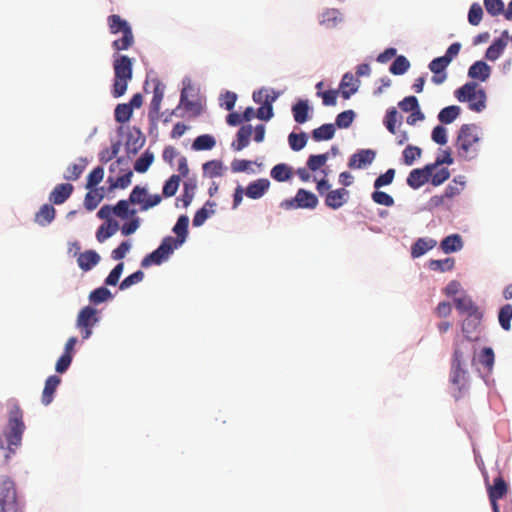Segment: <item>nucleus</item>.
<instances>
[{"mask_svg":"<svg viewBox=\"0 0 512 512\" xmlns=\"http://www.w3.org/2000/svg\"><path fill=\"white\" fill-rule=\"evenodd\" d=\"M421 148L408 145L402 152L403 162L407 166H411L414 161L421 156Z\"/></svg>","mask_w":512,"mask_h":512,"instance_id":"obj_50","label":"nucleus"},{"mask_svg":"<svg viewBox=\"0 0 512 512\" xmlns=\"http://www.w3.org/2000/svg\"><path fill=\"white\" fill-rule=\"evenodd\" d=\"M195 189L196 183L194 181L190 180L184 182L183 193L181 197L177 199V202H182L183 207L187 208L194 198Z\"/></svg>","mask_w":512,"mask_h":512,"instance_id":"obj_41","label":"nucleus"},{"mask_svg":"<svg viewBox=\"0 0 512 512\" xmlns=\"http://www.w3.org/2000/svg\"><path fill=\"white\" fill-rule=\"evenodd\" d=\"M465 181L463 176H458L453 179V181L446 187L444 191V195L447 200L453 199L458 196L462 190L464 189Z\"/></svg>","mask_w":512,"mask_h":512,"instance_id":"obj_36","label":"nucleus"},{"mask_svg":"<svg viewBox=\"0 0 512 512\" xmlns=\"http://www.w3.org/2000/svg\"><path fill=\"white\" fill-rule=\"evenodd\" d=\"M483 316L466 317L462 323L463 337H457L455 341H468L474 345V342L480 338V324Z\"/></svg>","mask_w":512,"mask_h":512,"instance_id":"obj_13","label":"nucleus"},{"mask_svg":"<svg viewBox=\"0 0 512 512\" xmlns=\"http://www.w3.org/2000/svg\"><path fill=\"white\" fill-rule=\"evenodd\" d=\"M395 177V170L393 168L388 169L384 174H381L374 181V188L380 189L383 186L390 185Z\"/></svg>","mask_w":512,"mask_h":512,"instance_id":"obj_63","label":"nucleus"},{"mask_svg":"<svg viewBox=\"0 0 512 512\" xmlns=\"http://www.w3.org/2000/svg\"><path fill=\"white\" fill-rule=\"evenodd\" d=\"M103 199V194L99 189H90L84 199V205L87 210L93 211Z\"/></svg>","mask_w":512,"mask_h":512,"instance_id":"obj_44","label":"nucleus"},{"mask_svg":"<svg viewBox=\"0 0 512 512\" xmlns=\"http://www.w3.org/2000/svg\"><path fill=\"white\" fill-rule=\"evenodd\" d=\"M479 141L478 127L475 124L462 125L456 141L459 156L466 160L474 159L478 154Z\"/></svg>","mask_w":512,"mask_h":512,"instance_id":"obj_5","label":"nucleus"},{"mask_svg":"<svg viewBox=\"0 0 512 512\" xmlns=\"http://www.w3.org/2000/svg\"><path fill=\"white\" fill-rule=\"evenodd\" d=\"M295 201L299 208L314 209L318 205V198L316 195L303 188L297 191Z\"/></svg>","mask_w":512,"mask_h":512,"instance_id":"obj_22","label":"nucleus"},{"mask_svg":"<svg viewBox=\"0 0 512 512\" xmlns=\"http://www.w3.org/2000/svg\"><path fill=\"white\" fill-rule=\"evenodd\" d=\"M491 74V68L484 61H476L473 63L469 70L468 76L472 79H478L481 82L486 81Z\"/></svg>","mask_w":512,"mask_h":512,"instance_id":"obj_25","label":"nucleus"},{"mask_svg":"<svg viewBox=\"0 0 512 512\" xmlns=\"http://www.w3.org/2000/svg\"><path fill=\"white\" fill-rule=\"evenodd\" d=\"M132 113V106L128 105L127 103H122L116 106L114 117L118 123H126L130 120Z\"/></svg>","mask_w":512,"mask_h":512,"instance_id":"obj_43","label":"nucleus"},{"mask_svg":"<svg viewBox=\"0 0 512 512\" xmlns=\"http://www.w3.org/2000/svg\"><path fill=\"white\" fill-rule=\"evenodd\" d=\"M270 174L274 180L278 182H284L292 177V170L287 164L281 163L275 165L271 169Z\"/></svg>","mask_w":512,"mask_h":512,"instance_id":"obj_40","label":"nucleus"},{"mask_svg":"<svg viewBox=\"0 0 512 512\" xmlns=\"http://www.w3.org/2000/svg\"><path fill=\"white\" fill-rule=\"evenodd\" d=\"M455 97L459 102H467L468 108L474 112L480 113L486 108V92L476 82L465 83L455 91Z\"/></svg>","mask_w":512,"mask_h":512,"instance_id":"obj_6","label":"nucleus"},{"mask_svg":"<svg viewBox=\"0 0 512 512\" xmlns=\"http://www.w3.org/2000/svg\"><path fill=\"white\" fill-rule=\"evenodd\" d=\"M356 82H358V80H356L350 73H346L343 76L340 82V90L344 99H349L350 96L357 91L358 86L356 85Z\"/></svg>","mask_w":512,"mask_h":512,"instance_id":"obj_31","label":"nucleus"},{"mask_svg":"<svg viewBox=\"0 0 512 512\" xmlns=\"http://www.w3.org/2000/svg\"><path fill=\"white\" fill-rule=\"evenodd\" d=\"M204 173L207 174L209 177H221L223 174V166L220 161L217 160H211L206 162L203 165Z\"/></svg>","mask_w":512,"mask_h":512,"instance_id":"obj_51","label":"nucleus"},{"mask_svg":"<svg viewBox=\"0 0 512 512\" xmlns=\"http://www.w3.org/2000/svg\"><path fill=\"white\" fill-rule=\"evenodd\" d=\"M87 165L85 158H80L78 163L71 164L67 167L64 178L66 180L75 181L80 178Z\"/></svg>","mask_w":512,"mask_h":512,"instance_id":"obj_32","label":"nucleus"},{"mask_svg":"<svg viewBox=\"0 0 512 512\" xmlns=\"http://www.w3.org/2000/svg\"><path fill=\"white\" fill-rule=\"evenodd\" d=\"M118 223L116 221H109L106 224H102L97 232H96V238L97 240L102 243L109 237L113 236L117 230H118Z\"/></svg>","mask_w":512,"mask_h":512,"instance_id":"obj_37","label":"nucleus"},{"mask_svg":"<svg viewBox=\"0 0 512 512\" xmlns=\"http://www.w3.org/2000/svg\"><path fill=\"white\" fill-rule=\"evenodd\" d=\"M435 170V165L427 164L424 168L413 169L408 177L407 184L413 189H418L427 183L432 176V171Z\"/></svg>","mask_w":512,"mask_h":512,"instance_id":"obj_14","label":"nucleus"},{"mask_svg":"<svg viewBox=\"0 0 512 512\" xmlns=\"http://www.w3.org/2000/svg\"><path fill=\"white\" fill-rule=\"evenodd\" d=\"M450 177V171L448 168H440L438 170L432 171V176H430V182L433 186H439L443 184Z\"/></svg>","mask_w":512,"mask_h":512,"instance_id":"obj_60","label":"nucleus"},{"mask_svg":"<svg viewBox=\"0 0 512 512\" xmlns=\"http://www.w3.org/2000/svg\"><path fill=\"white\" fill-rule=\"evenodd\" d=\"M129 204H131L129 199L118 201L117 204L113 206L114 215L121 219L135 216L136 210H129Z\"/></svg>","mask_w":512,"mask_h":512,"instance_id":"obj_42","label":"nucleus"},{"mask_svg":"<svg viewBox=\"0 0 512 512\" xmlns=\"http://www.w3.org/2000/svg\"><path fill=\"white\" fill-rule=\"evenodd\" d=\"M402 116L399 115L397 109L395 107H390L387 109L386 114L383 119V124L386 129L393 135L396 136V142L399 146L404 145L409 137L408 133L405 130H397V123L401 125Z\"/></svg>","mask_w":512,"mask_h":512,"instance_id":"obj_10","label":"nucleus"},{"mask_svg":"<svg viewBox=\"0 0 512 512\" xmlns=\"http://www.w3.org/2000/svg\"><path fill=\"white\" fill-rule=\"evenodd\" d=\"M355 117V113L353 110H346L341 113H339L336 117L335 124L339 128H348Z\"/></svg>","mask_w":512,"mask_h":512,"instance_id":"obj_58","label":"nucleus"},{"mask_svg":"<svg viewBox=\"0 0 512 512\" xmlns=\"http://www.w3.org/2000/svg\"><path fill=\"white\" fill-rule=\"evenodd\" d=\"M335 126L333 124H323L312 131V138L319 142L323 140H330L334 137Z\"/></svg>","mask_w":512,"mask_h":512,"instance_id":"obj_35","label":"nucleus"},{"mask_svg":"<svg viewBox=\"0 0 512 512\" xmlns=\"http://www.w3.org/2000/svg\"><path fill=\"white\" fill-rule=\"evenodd\" d=\"M74 187L70 183L58 184L49 195V200L55 204H63L72 194Z\"/></svg>","mask_w":512,"mask_h":512,"instance_id":"obj_21","label":"nucleus"},{"mask_svg":"<svg viewBox=\"0 0 512 512\" xmlns=\"http://www.w3.org/2000/svg\"><path fill=\"white\" fill-rule=\"evenodd\" d=\"M100 261L99 254L94 250H88L80 253L77 258V263L83 271H89L96 266Z\"/></svg>","mask_w":512,"mask_h":512,"instance_id":"obj_26","label":"nucleus"},{"mask_svg":"<svg viewBox=\"0 0 512 512\" xmlns=\"http://www.w3.org/2000/svg\"><path fill=\"white\" fill-rule=\"evenodd\" d=\"M328 160V154L310 155L307 160V166L311 171H316L326 164Z\"/></svg>","mask_w":512,"mask_h":512,"instance_id":"obj_59","label":"nucleus"},{"mask_svg":"<svg viewBox=\"0 0 512 512\" xmlns=\"http://www.w3.org/2000/svg\"><path fill=\"white\" fill-rule=\"evenodd\" d=\"M61 379L56 375L49 376L45 381V386L42 392L41 401L44 405H49L54 397L57 387L60 385Z\"/></svg>","mask_w":512,"mask_h":512,"instance_id":"obj_23","label":"nucleus"},{"mask_svg":"<svg viewBox=\"0 0 512 512\" xmlns=\"http://www.w3.org/2000/svg\"><path fill=\"white\" fill-rule=\"evenodd\" d=\"M56 210L50 204H44L35 215V222L40 226L50 224L55 218Z\"/></svg>","mask_w":512,"mask_h":512,"instance_id":"obj_29","label":"nucleus"},{"mask_svg":"<svg viewBox=\"0 0 512 512\" xmlns=\"http://www.w3.org/2000/svg\"><path fill=\"white\" fill-rule=\"evenodd\" d=\"M375 155L376 154L373 150H360L350 157L348 166L351 169H361L371 164L375 158Z\"/></svg>","mask_w":512,"mask_h":512,"instance_id":"obj_18","label":"nucleus"},{"mask_svg":"<svg viewBox=\"0 0 512 512\" xmlns=\"http://www.w3.org/2000/svg\"><path fill=\"white\" fill-rule=\"evenodd\" d=\"M509 38V33L507 30L502 32V37L495 39L493 43L487 48L485 57L490 61L497 60L501 54L503 53L507 41Z\"/></svg>","mask_w":512,"mask_h":512,"instance_id":"obj_19","label":"nucleus"},{"mask_svg":"<svg viewBox=\"0 0 512 512\" xmlns=\"http://www.w3.org/2000/svg\"><path fill=\"white\" fill-rule=\"evenodd\" d=\"M188 226L189 217L187 215L179 216L176 224L172 229V231L176 234V237H164L159 247L142 259L141 266L143 268H147L153 264L160 265L166 261L174 252V250L181 247L186 241L188 237Z\"/></svg>","mask_w":512,"mask_h":512,"instance_id":"obj_2","label":"nucleus"},{"mask_svg":"<svg viewBox=\"0 0 512 512\" xmlns=\"http://www.w3.org/2000/svg\"><path fill=\"white\" fill-rule=\"evenodd\" d=\"M485 480H487V478ZM486 484L492 510L493 512H500L498 500L507 494L508 485L500 474L494 479V483L492 485L488 484V481H486Z\"/></svg>","mask_w":512,"mask_h":512,"instance_id":"obj_12","label":"nucleus"},{"mask_svg":"<svg viewBox=\"0 0 512 512\" xmlns=\"http://www.w3.org/2000/svg\"><path fill=\"white\" fill-rule=\"evenodd\" d=\"M104 177V169L100 166L94 168L87 177L86 188L93 189Z\"/></svg>","mask_w":512,"mask_h":512,"instance_id":"obj_55","label":"nucleus"},{"mask_svg":"<svg viewBox=\"0 0 512 512\" xmlns=\"http://www.w3.org/2000/svg\"><path fill=\"white\" fill-rule=\"evenodd\" d=\"M495 355L493 349L490 347H485L481 350L479 355V362L484 366V368L490 372L494 366Z\"/></svg>","mask_w":512,"mask_h":512,"instance_id":"obj_52","label":"nucleus"},{"mask_svg":"<svg viewBox=\"0 0 512 512\" xmlns=\"http://www.w3.org/2000/svg\"><path fill=\"white\" fill-rule=\"evenodd\" d=\"M511 319H512V306L510 304H506L500 309L499 315H498L499 324L505 331L510 330Z\"/></svg>","mask_w":512,"mask_h":512,"instance_id":"obj_46","label":"nucleus"},{"mask_svg":"<svg viewBox=\"0 0 512 512\" xmlns=\"http://www.w3.org/2000/svg\"><path fill=\"white\" fill-rule=\"evenodd\" d=\"M475 345L468 341H454L449 380L454 388V397L459 399L469 387L468 360H474Z\"/></svg>","mask_w":512,"mask_h":512,"instance_id":"obj_1","label":"nucleus"},{"mask_svg":"<svg viewBox=\"0 0 512 512\" xmlns=\"http://www.w3.org/2000/svg\"><path fill=\"white\" fill-rule=\"evenodd\" d=\"M111 297L112 294L106 287H99L90 293L89 300L94 304H100Z\"/></svg>","mask_w":512,"mask_h":512,"instance_id":"obj_54","label":"nucleus"},{"mask_svg":"<svg viewBox=\"0 0 512 512\" xmlns=\"http://www.w3.org/2000/svg\"><path fill=\"white\" fill-rule=\"evenodd\" d=\"M483 16V9L478 3H473L469 9L468 21L471 25L477 26Z\"/></svg>","mask_w":512,"mask_h":512,"instance_id":"obj_61","label":"nucleus"},{"mask_svg":"<svg viewBox=\"0 0 512 512\" xmlns=\"http://www.w3.org/2000/svg\"><path fill=\"white\" fill-rule=\"evenodd\" d=\"M372 200L379 205L391 207L394 205L395 201L393 197L386 192L379 191L376 189L371 195Z\"/></svg>","mask_w":512,"mask_h":512,"instance_id":"obj_57","label":"nucleus"},{"mask_svg":"<svg viewBox=\"0 0 512 512\" xmlns=\"http://www.w3.org/2000/svg\"><path fill=\"white\" fill-rule=\"evenodd\" d=\"M162 200L159 194L150 195L145 187L135 186L129 195V201L133 205H140L141 211H147L157 206Z\"/></svg>","mask_w":512,"mask_h":512,"instance_id":"obj_9","label":"nucleus"},{"mask_svg":"<svg viewBox=\"0 0 512 512\" xmlns=\"http://www.w3.org/2000/svg\"><path fill=\"white\" fill-rule=\"evenodd\" d=\"M180 176L179 175H172L163 186V195L165 197H172L176 194L179 184H180Z\"/></svg>","mask_w":512,"mask_h":512,"instance_id":"obj_53","label":"nucleus"},{"mask_svg":"<svg viewBox=\"0 0 512 512\" xmlns=\"http://www.w3.org/2000/svg\"><path fill=\"white\" fill-rule=\"evenodd\" d=\"M310 107L307 100H299L292 106V114L295 122L303 124L309 119Z\"/></svg>","mask_w":512,"mask_h":512,"instance_id":"obj_30","label":"nucleus"},{"mask_svg":"<svg viewBox=\"0 0 512 512\" xmlns=\"http://www.w3.org/2000/svg\"><path fill=\"white\" fill-rule=\"evenodd\" d=\"M107 23L111 34L122 33V37L112 42L115 51L127 50L133 46L135 39L133 31L129 23L122 19L119 15L113 14L108 16Z\"/></svg>","mask_w":512,"mask_h":512,"instance_id":"obj_7","label":"nucleus"},{"mask_svg":"<svg viewBox=\"0 0 512 512\" xmlns=\"http://www.w3.org/2000/svg\"><path fill=\"white\" fill-rule=\"evenodd\" d=\"M454 266H455V259L452 257H448V258L441 259V260L431 259L427 264V267L430 270L442 272V273L451 271L454 268Z\"/></svg>","mask_w":512,"mask_h":512,"instance_id":"obj_34","label":"nucleus"},{"mask_svg":"<svg viewBox=\"0 0 512 512\" xmlns=\"http://www.w3.org/2000/svg\"><path fill=\"white\" fill-rule=\"evenodd\" d=\"M341 21V13L337 9H327L320 18V24L326 28H334Z\"/></svg>","mask_w":512,"mask_h":512,"instance_id":"obj_33","label":"nucleus"},{"mask_svg":"<svg viewBox=\"0 0 512 512\" xmlns=\"http://www.w3.org/2000/svg\"><path fill=\"white\" fill-rule=\"evenodd\" d=\"M269 187L270 181L266 178H260L248 184L245 195L251 199H259L268 191Z\"/></svg>","mask_w":512,"mask_h":512,"instance_id":"obj_20","label":"nucleus"},{"mask_svg":"<svg viewBox=\"0 0 512 512\" xmlns=\"http://www.w3.org/2000/svg\"><path fill=\"white\" fill-rule=\"evenodd\" d=\"M449 64L450 63L443 56L437 57L429 63L428 67H429L430 71L433 73L431 81L435 85H441L446 81V79H447L446 68L448 67Z\"/></svg>","mask_w":512,"mask_h":512,"instance_id":"obj_15","label":"nucleus"},{"mask_svg":"<svg viewBox=\"0 0 512 512\" xmlns=\"http://www.w3.org/2000/svg\"><path fill=\"white\" fill-rule=\"evenodd\" d=\"M253 128L251 125H243L237 132V139L232 142L231 147L235 151H241L250 143Z\"/></svg>","mask_w":512,"mask_h":512,"instance_id":"obj_24","label":"nucleus"},{"mask_svg":"<svg viewBox=\"0 0 512 512\" xmlns=\"http://www.w3.org/2000/svg\"><path fill=\"white\" fill-rule=\"evenodd\" d=\"M288 142L292 150L300 151L307 144V135L304 132L299 134L292 132L288 136Z\"/></svg>","mask_w":512,"mask_h":512,"instance_id":"obj_49","label":"nucleus"},{"mask_svg":"<svg viewBox=\"0 0 512 512\" xmlns=\"http://www.w3.org/2000/svg\"><path fill=\"white\" fill-rule=\"evenodd\" d=\"M215 145L216 141L212 135L203 134L193 141L192 148L195 151L211 150Z\"/></svg>","mask_w":512,"mask_h":512,"instance_id":"obj_39","label":"nucleus"},{"mask_svg":"<svg viewBox=\"0 0 512 512\" xmlns=\"http://www.w3.org/2000/svg\"><path fill=\"white\" fill-rule=\"evenodd\" d=\"M437 245L434 239L419 238L411 248L413 258H419Z\"/></svg>","mask_w":512,"mask_h":512,"instance_id":"obj_28","label":"nucleus"},{"mask_svg":"<svg viewBox=\"0 0 512 512\" xmlns=\"http://www.w3.org/2000/svg\"><path fill=\"white\" fill-rule=\"evenodd\" d=\"M8 423L3 431L7 446H4L2 439H0V450L4 452L5 459H9L11 454H14L16 449L21 445L22 436L25 431V423L23 420V410L17 401L11 400L8 403Z\"/></svg>","mask_w":512,"mask_h":512,"instance_id":"obj_3","label":"nucleus"},{"mask_svg":"<svg viewBox=\"0 0 512 512\" xmlns=\"http://www.w3.org/2000/svg\"><path fill=\"white\" fill-rule=\"evenodd\" d=\"M0 512H19L14 482L7 476H0Z\"/></svg>","mask_w":512,"mask_h":512,"instance_id":"obj_8","label":"nucleus"},{"mask_svg":"<svg viewBox=\"0 0 512 512\" xmlns=\"http://www.w3.org/2000/svg\"><path fill=\"white\" fill-rule=\"evenodd\" d=\"M98 322L97 310L91 306L82 308L78 314L76 326L82 333L83 339H88L92 334V327Z\"/></svg>","mask_w":512,"mask_h":512,"instance_id":"obj_11","label":"nucleus"},{"mask_svg":"<svg viewBox=\"0 0 512 512\" xmlns=\"http://www.w3.org/2000/svg\"><path fill=\"white\" fill-rule=\"evenodd\" d=\"M456 309L467 317L483 316L482 311L469 296H462L454 300Z\"/></svg>","mask_w":512,"mask_h":512,"instance_id":"obj_16","label":"nucleus"},{"mask_svg":"<svg viewBox=\"0 0 512 512\" xmlns=\"http://www.w3.org/2000/svg\"><path fill=\"white\" fill-rule=\"evenodd\" d=\"M484 6L491 16H498L504 13V3L502 0H484Z\"/></svg>","mask_w":512,"mask_h":512,"instance_id":"obj_56","label":"nucleus"},{"mask_svg":"<svg viewBox=\"0 0 512 512\" xmlns=\"http://www.w3.org/2000/svg\"><path fill=\"white\" fill-rule=\"evenodd\" d=\"M164 97V87L160 82H157L153 91V98L151 100V107L158 112L160 110L161 102Z\"/></svg>","mask_w":512,"mask_h":512,"instance_id":"obj_62","label":"nucleus"},{"mask_svg":"<svg viewBox=\"0 0 512 512\" xmlns=\"http://www.w3.org/2000/svg\"><path fill=\"white\" fill-rule=\"evenodd\" d=\"M144 278V273L141 271V270H138L134 273H132L131 275H129L128 277H126L121 283H120V286L119 288L121 290H126L128 289L129 287H131L132 285L134 284H137L139 282H141Z\"/></svg>","mask_w":512,"mask_h":512,"instance_id":"obj_64","label":"nucleus"},{"mask_svg":"<svg viewBox=\"0 0 512 512\" xmlns=\"http://www.w3.org/2000/svg\"><path fill=\"white\" fill-rule=\"evenodd\" d=\"M154 160L153 153L145 151L134 164V169L138 173H145Z\"/></svg>","mask_w":512,"mask_h":512,"instance_id":"obj_45","label":"nucleus"},{"mask_svg":"<svg viewBox=\"0 0 512 512\" xmlns=\"http://www.w3.org/2000/svg\"><path fill=\"white\" fill-rule=\"evenodd\" d=\"M461 113L459 106L451 105L443 108L438 114V120L443 124L452 123Z\"/></svg>","mask_w":512,"mask_h":512,"instance_id":"obj_38","label":"nucleus"},{"mask_svg":"<svg viewBox=\"0 0 512 512\" xmlns=\"http://www.w3.org/2000/svg\"><path fill=\"white\" fill-rule=\"evenodd\" d=\"M114 79L112 87V95L119 98L125 94L128 83L133 77V60L119 52L113 56Z\"/></svg>","mask_w":512,"mask_h":512,"instance_id":"obj_4","label":"nucleus"},{"mask_svg":"<svg viewBox=\"0 0 512 512\" xmlns=\"http://www.w3.org/2000/svg\"><path fill=\"white\" fill-rule=\"evenodd\" d=\"M409 67L410 62L405 56L400 55L395 58L389 68V71L394 75H402L409 69Z\"/></svg>","mask_w":512,"mask_h":512,"instance_id":"obj_47","label":"nucleus"},{"mask_svg":"<svg viewBox=\"0 0 512 512\" xmlns=\"http://www.w3.org/2000/svg\"><path fill=\"white\" fill-rule=\"evenodd\" d=\"M349 198V191L345 188L331 190L326 194L325 205L331 209H339L342 207Z\"/></svg>","mask_w":512,"mask_h":512,"instance_id":"obj_17","label":"nucleus"},{"mask_svg":"<svg viewBox=\"0 0 512 512\" xmlns=\"http://www.w3.org/2000/svg\"><path fill=\"white\" fill-rule=\"evenodd\" d=\"M440 247L447 254L457 252L462 249L463 241L459 234H451L441 241Z\"/></svg>","mask_w":512,"mask_h":512,"instance_id":"obj_27","label":"nucleus"},{"mask_svg":"<svg viewBox=\"0 0 512 512\" xmlns=\"http://www.w3.org/2000/svg\"><path fill=\"white\" fill-rule=\"evenodd\" d=\"M132 176H133V172L131 170H128L126 173H124L123 175H121L115 179H113L112 177H109L108 181L110 183V188L111 189L127 188L131 183Z\"/></svg>","mask_w":512,"mask_h":512,"instance_id":"obj_48","label":"nucleus"}]
</instances>
